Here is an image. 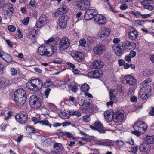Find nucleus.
<instances>
[{
    "label": "nucleus",
    "mask_w": 154,
    "mask_h": 154,
    "mask_svg": "<svg viewBox=\"0 0 154 154\" xmlns=\"http://www.w3.org/2000/svg\"><path fill=\"white\" fill-rule=\"evenodd\" d=\"M14 100L17 106H23L26 100L25 91L22 88L18 89L14 92Z\"/></svg>",
    "instance_id": "1"
},
{
    "label": "nucleus",
    "mask_w": 154,
    "mask_h": 154,
    "mask_svg": "<svg viewBox=\"0 0 154 154\" xmlns=\"http://www.w3.org/2000/svg\"><path fill=\"white\" fill-rule=\"evenodd\" d=\"M42 81L40 79L30 80L26 84V88L34 91H38L42 88Z\"/></svg>",
    "instance_id": "2"
},
{
    "label": "nucleus",
    "mask_w": 154,
    "mask_h": 154,
    "mask_svg": "<svg viewBox=\"0 0 154 154\" xmlns=\"http://www.w3.org/2000/svg\"><path fill=\"white\" fill-rule=\"evenodd\" d=\"M147 125L143 121H138L135 123L133 126L134 131L132 133L135 135L139 136L146 131Z\"/></svg>",
    "instance_id": "3"
},
{
    "label": "nucleus",
    "mask_w": 154,
    "mask_h": 154,
    "mask_svg": "<svg viewBox=\"0 0 154 154\" xmlns=\"http://www.w3.org/2000/svg\"><path fill=\"white\" fill-rule=\"evenodd\" d=\"M54 51V47L51 46L48 49L46 48L45 46L43 45L39 47L38 48V53L41 56H51L53 54Z\"/></svg>",
    "instance_id": "4"
},
{
    "label": "nucleus",
    "mask_w": 154,
    "mask_h": 154,
    "mask_svg": "<svg viewBox=\"0 0 154 154\" xmlns=\"http://www.w3.org/2000/svg\"><path fill=\"white\" fill-rule=\"evenodd\" d=\"M151 86L147 85L143 86L141 88L139 92L141 98L142 99H146L149 97L152 94L151 89Z\"/></svg>",
    "instance_id": "5"
},
{
    "label": "nucleus",
    "mask_w": 154,
    "mask_h": 154,
    "mask_svg": "<svg viewBox=\"0 0 154 154\" xmlns=\"http://www.w3.org/2000/svg\"><path fill=\"white\" fill-rule=\"evenodd\" d=\"M29 103L31 107L35 109L39 108L42 104L41 101L35 95H32L30 97Z\"/></svg>",
    "instance_id": "6"
},
{
    "label": "nucleus",
    "mask_w": 154,
    "mask_h": 154,
    "mask_svg": "<svg viewBox=\"0 0 154 154\" xmlns=\"http://www.w3.org/2000/svg\"><path fill=\"white\" fill-rule=\"evenodd\" d=\"M70 41L67 37L62 38L60 41L59 44V49L63 51L67 49L70 45Z\"/></svg>",
    "instance_id": "7"
},
{
    "label": "nucleus",
    "mask_w": 154,
    "mask_h": 154,
    "mask_svg": "<svg viewBox=\"0 0 154 154\" xmlns=\"http://www.w3.org/2000/svg\"><path fill=\"white\" fill-rule=\"evenodd\" d=\"M15 118L17 122L21 124H24L27 121V115L26 113H22L17 114Z\"/></svg>",
    "instance_id": "8"
},
{
    "label": "nucleus",
    "mask_w": 154,
    "mask_h": 154,
    "mask_svg": "<svg viewBox=\"0 0 154 154\" xmlns=\"http://www.w3.org/2000/svg\"><path fill=\"white\" fill-rule=\"evenodd\" d=\"M110 29L106 28L102 29L100 32L99 38L101 40H104L110 35Z\"/></svg>",
    "instance_id": "9"
},
{
    "label": "nucleus",
    "mask_w": 154,
    "mask_h": 154,
    "mask_svg": "<svg viewBox=\"0 0 154 154\" xmlns=\"http://www.w3.org/2000/svg\"><path fill=\"white\" fill-rule=\"evenodd\" d=\"M122 83L124 84H127L134 86L136 84V80L131 75H127L123 78Z\"/></svg>",
    "instance_id": "10"
},
{
    "label": "nucleus",
    "mask_w": 154,
    "mask_h": 154,
    "mask_svg": "<svg viewBox=\"0 0 154 154\" xmlns=\"http://www.w3.org/2000/svg\"><path fill=\"white\" fill-rule=\"evenodd\" d=\"M97 12L95 9H88L85 13L84 18L85 20H89L96 15Z\"/></svg>",
    "instance_id": "11"
},
{
    "label": "nucleus",
    "mask_w": 154,
    "mask_h": 154,
    "mask_svg": "<svg viewBox=\"0 0 154 154\" xmlns=\"http://www.w3.org/2000/svg\"><path fill=\"white\" fill-rule=\"evenodd\" d=\"M106 48L104 45H98L95 46L93 51L94 54L98 55H100L105 51Z\"/></svg>",
    "instance_id": "12"
},
{
    "label": "nucleus",
    "mask_w": 154,
    "mask_h": 154,
    "mask_svg": "<svg viewBox=\"0 0 154 154\" xmlns=\"http://www.w3.org/2000/svg\"><path fill=\"white\" fill-rule=\"evenodd\" d=\"M123 118L124 112L122 110L116 112L114 114L113 119L115 122H120L123 120Z\"/></svg>",
    "instance_id": "13"
},
{
    "label": "nucleus",
    "mask_w": 154,
    "mask_h": 154,
    "mask_svg": "<svg viewBox=\"0 0 154 154\" xmlns=\"http://www.w3.org/2000/svg\"><path fill=\"white\" fill-rule=\"evenodd\" d=\"M63 150V147L61 144L57 143L54 145L51 153L52 154H60L62 152Z\"/></svg>",
    "instance_id": "14"
},
{
    "label": "nucleus",
    "mask_w": 154,
    "mask_h": 154,
    "mask_svg": "<svg viewBox=\"0 0 154 154\" xmlns=\"http://www.w3.org/2000/svg\"><path fill=\"white\" fill-rule=\"evenodd\" d=\"M94 21L98 24L100 25L104 24L106 23V19L103 15L97 14L94 16Z\"/></svg>",
    "instance_id": "15"
},
{
    "label": "nucleus",
    "mask_w": 154,
    "mask_h": 154,
    "mask_svg": "<svg viewBox=\"0 0 154 154\" xmlns=\"http://www.w3.org/2000/svg\"><path fill=\"white\" fill-rule=\"evenodd\" d=\"M68 18L66 16H62L58 19V25L61 28H64L66 27Z\"/></svg>",
    "instance_id": "16"
},
{
    "label": "nucleus",
    "mask_w": 154,
    "mask_h": 154,
    "mask_svg": "<svg viewBox=\"0 0 154 154\" xmlns=\"http://www.w3.org/2000/svg\"><path fill=\"white\" fill-rule=\"evenodd\" d=\"M103 65V63L101 60H96L92 63L90 67L92 69H99L102 68Z\"/></svg>",
    "instance_id": "17"
},
{
    "label": "nucleus",
    "mask_w": 154,
    "mask_h": 154,
    "mask_svg": "<svg viewBox=\"0 0 154 154\" xmlns=\"http://www.w3.org/2000/svg\"><path fill=\"white\" fill-rule=\"evenodd\" d=\"M112 48L115 53L118 56L121 55L123 52L124 50L122 46H120L119 44L114 45L113 46Z\"/></svg>",
    "instance_id": "18"
},
{
    "label": "nucleus",
    "mask_w": 154,
    "mask_h": 154,
    "mask_svg": "<svg viewBox=\"0 0 154 154\" xmlns=\"http://www.w3.org/2000/svg\"><path fill=\"white\" fill-rule=\"evenodd\" d=\"M113 93L114 90L113 89L111 90L109 93L110 101L107 102L106 103L108 107L109 106H112L114 103L117 100V97Z\"/></svg>",
    "instance_id": "19"
},
{
    "label": "nucleus",
    "mask_w": 154,
    "mask_h": 154,
    "mask_svg": "<svg viewBox=\"0 0 154 154\" xmlns=\"http://www.w3.org/2000/svg\"><path fill=\"white\" fill-rule=\"evenodd\" d=\"M112 111V110L111 112L106 111L104 112V115L105 119L107 122H110L113 119L114 114H113Z\"/></svg>",
    "instance_id": "20"
},
{
    "label": "nucleus",
    "mask_w": 154,
    "mask_h": 154,
    "mask_svg": "<svg viewBox=\"0 0 154 154\" xmlns=\"http://www.w3.org/2000/svg\"><path fill=\"white\" fill-rule=\"evenodd\" d=\"M94 126H96V130L97 131L100 133H105L106 130L103 126L101 123L99 122H96L94 123Z\"/></svg>",
    "instance_id": "21"
},
{
    "label": "nucleus",
    "mask_w": 154,
    "mask_h": 154,
    "mask_svg": "<svg viewBox=\"0 0 154 154\" xmlns=\"http://www.w3.org/2000/svg\"><path fill=\"white\" fill-rule=\"evenodd\" d=\"M51 140L47 136H43L41 138L42 144L45 146H48L51 144Z\"/></svg>",
    "instance_id": "22"
},
{
    "label": "nucleus",
    "mask_w": 154,
    "mask_h": 154,
    "mask_svg": "<svg viewBox=\"0 0 154 154\" xmlns=\"http://www.w3.org/2000/svg\"><path fill=\"white\" fill-rule=\"evenodd\" d=\"M134 44V43L133 42H131L128 41H126L123 42L122 44V47L125 51H130V50L129 46L131 45L132 46Z\"/></svg>",
    "instance_id": "23"
},
{
    "label": "nucleus",
    "mask_w": 154,
    "mask_h": 154,
    "mask_svg": "<svg viewBox=\"0 0 154 154\" xmlns=\"http://www.w3.org/2000/svg\"><path fill=\"white\" fill-rule=\"evenodd\" d=\"M151 148V146L148 143H144L141 144L139 147L140 149L143 152V154L146 153Z\"/></svg>",
    "instance_id": "24"
},
{
    "label": "nucleus",
    "mask_w": 154,
    "mask_h": 154,
    "mask_svg": "<svg viewBox=\"0 0 154 154\" xmlns=\"http://www.w3.org/2000/svg\"><path fill=\"white\" fill-rule=\"evenodd\" d=\"M71 55L74 59L79 62L83 59L82 54L81 52H72Z\"/></svg>",
    "instance_id": "25"
},
{
    "label": "nucleus",
    "mask_w": 154,
    "mask_h": 154,
    "mask_svg": "<svg viewBox=\"0 0 154 154\" xmlns=\"http://www.w3.org/2000/svg\"><path fill=\"white\" fill-rule=\"evenodd\" d=\"M128 34L129 38L131 40H134L136 39L138 35L137 32L134 29L129 32Z\"/></svg>",
    "instance_id": "26"
},
{
    "label": "nucleus",
    "mask_w": 154,
    "mask_h": 154,
    "mask_svg": "<svg viewBox=\"0 0 154 154\" xmlns=\"http://www.w3.org/2000/svg\"><path fill=\"white\" fill-rule=\"evenodd\" d=\"M144 140L146 143L149 144L154 143V136L147 135L144 138Z\"/></svg>",
    "instance_id": "27"
},
{
    "label": "nucleus",
    "mask_w": 154,
    "mask_h": 154,
    "mask_svg": "<svg viewBox=\"0 0 154 154\" xmlns=\"http://www.w3.org/2000/svg\"><path fill=\"white\" fill-rule=\"evenodd\" d=\"M144 1H142L141 2V4L143 5V7L145 8L148 9L149 10L152 11L153 9L152 6L150 5V3L149 2L145 3Z\"/></svg>",
    "instance_id": "28"
},
{
    "label": "nucleus",
    "mask_w": 154,
    "mask_h": 154,
    "mask_svg": "<svg viewBox=\"0 0 154 154\" xmlns=\"http://www.w3.org/2000/svg\"><path fill=\"white\" fill-rule=\"evenodd\" d=\"M90 5V3L87 0H84L82 1V5L81 6V10H85L88 8Z\"/></svg>",
    "instance_id": "29"
},
{
    "label": "nucleus",
    "mask_w": 154,
    "mask_h": 154,
    "mask_svg": "<svg viewBox=\"0 0 154 154\" xmlns=\"http://www.w3.org/2000/svg\"><path fill=\"white\" fill-rule=\"evenodd\" d=\"M59 134L62 136H65L68 137H72V134L70 132H62L60 131L58 132Z\"/></svg>",
    "instance_id": "30"
},
{
    "label": "nucleus",
    "mask_w": 154,
    "mask_h": 154,
    "mask_svg": "<svg viewBox=\"0 0 154 154\" xmlns=\"http://www.w3.org/2000/svg\"><path fill=\"white\" fill-rule=\"evenodd\" d=\"M103 74V72L101 70L94 71V78H98L101 77Z\"/></svg>",
    "instance_id": "31"
},
{
    "label": "nucleus",
    "mask_w": 154,
    "mask_h": 154,
    "mask_svg": "<svg viewBox=\"0 0 154 154\" xmlns=\"http://www.w3.org/2000/svg\"><path fill=\"white\" fill-rule=\"evenodd\" d=\"M53 85V83L50 79H47L46 82L43 84V85L45 87H48Z\"/></svg>",
    "instance_id": "32"
},
{
    "label": "nucleus",
    "mask_w": 154,
    "mask_h": 154,
    "mask_svg": "<svg viewBox=\"0 0 154 154\" xmlns=\"http://www.w3.org/2000/svg\"><path fill=\"white\" fill-rule=\"evenodd\" d=\"M39 20L45 25L46 24H47L49 21V20H47L46 17L44 15H42L39 18Z\"/></svg>",
    "instance_id": "33"
},
{
    "label": "nucleus",
    "mask_w": 154,
    "mask_h": 154,
    "mask_svg": "<svg viewBox=\"0 0 154 154\" xmlns=\"http://www.w3.org/2000/svg\"><path fill=\"white\" fill-rule=\"evenodd\" d=\"M39 123L42 124V125L45 126H48L50 127V128H51V125L49 123L48 121L46 120H44L39 121Z\"/></svg>",
    "instance_id": "34"
},
{
    "label": "nucleus",
    "mask_w": 154,
    "mask_h": 154,
    "mask_svg": "<svg viewBox=\"0 0 154 154\" xmlns=\"http://www.w3.org/2000/svg\"><path fill=\"white\" fill-rule=\"evenodd\" d=\"M81 89L83 92H86L88 91L89 89V85L87 84H84L81 87Z\"/></svg>",
    "instance_id": "35"
},
{
    "label": "nucleus",
    "mask_w": 154,
    "mask_h": 154,
    "mask_svg": "<svg viewBox=\"0 0 154 154\" xmlns=\"http://www.w3.org/2000/svg\"><path fill=\"white\" fill-rule=\"evenodd\" d=\"M116 142L119 148L121 149L123 148V147L125 146L126 144L125 143L121 140H117Z\"/></svg>",
    "instance_id": "36"
},
{
    "label": "nucleus",
    "mask_w": 154,
    "mask_h": 154,
    "mask_svg": "<svg viewBox=\"0 0 154 154\" xmlns=\"http://www.w3.org/2000/svg\"><path fill=\"white\" fill-rule=\"evenodd\" d=\"M60 117L62 119H66L68 118L69 117L67 116V114L65 112H60L59 113Z\"/></svg>",
    "instance_id": "37"
},
{
    "label": "nucleus",
    "mask_w": 154,
    "mask_h": 154,
    "mask_svg": "<svg viewBox=\"0 0 154 154\" xmlns=\"http://www.w3.org/2000/svg\"><path fill=\"white\" fill-rule=\"evenodd\" d=\"M105 146L111 147L114 146V142L112 141L107 140L106 141Z\"/></svg>",
    "instance_id": "38"
},
{
    "label": "nucleus",
    "mask_w": 154,
    "mask_h": 154,
    "mask_svg": "<svg viewBox=\"0 0 154 154\" xmlns=\"http://www.w3.org/2000/svg\"><path fill=\"white\" fill-rule=\"evenodd\" d=\"M41 110L42 114L44 115H48L49 112V110L45 107L41 108Z\"/></svg>",
    "instance_id": "39"
},
{
    "label": "nucleus",
    "mask_w": 154,
    "mask_h": 154,
    "mask_svg": "<svg viewBox=\"0 0 154 154\" xmlns=\"http://www.w3.org/2000/svg\"><path fill=\"white\" fill-rule=\"evenodd\" d=\"M6 57L5 59L2 58L7 62H11L12 61V59L11 56L9 54H6Z\"/></svg>",
    "instance_id": "40"
},
{
    "label": "nucleus",
    "mask_w": 154,
    "mask_h": 154,
    "mask_svg": "<svg viewBox=\"0 0 154 154\" xmlns=\"http://www.w3.org/2000/svg\"><path fill=\"white\" fill-rule=\"evenodd\" d=\"M8 81L5 79H2L0 81V83L2 86H6L8 85Z\"/></svg>",
    "instance_id": "41"
},
{
    "label": "nucleus",
    "mask_w": 154,
    "mask_h": 154,
    "mask_svg": "<svg viewBox=\"0 0 154 154\" xmlns=\"http://www.w3.org/2000/svg\"><path fill=\"white\" fill-rule=\"evenodd\" d=\"M125 142L131 145H134V140L132 137H130L129 139L126 140Z\"/></svg>",
    "instance_id": "42"
},
{
    "label": "nucleus",
    "mask_w": 154,
    "mask_h": 154,
    "mask_svg": "<svg viewBox=\"0 0 154 154\" xmlns=\"http://www.w3.org/2000/svg\"><path fill=\"white\" fill-rule=\"evenodd\" d=\"M26 129L27 131L29 132V133H34L35 132L34 128L30 126L27 127Z\"/></svg>",
    "instance_id": "43"
},
{
    "label": "nucleus",
    "mask_w": 154,
    "mask_h": 154,
    "mask_svg": "<svg viewBox=\"0 0 154 154\" xmlns=\"http://www.w3.org/2000/svg\"><path fill=\"white\" fill-rule=\"evenodd\" d=\"M44 25H45L43 24V23L40 20L37 21L36 24V26L37 28H40Z\"/></svg>",
    "instance_id": "44"
},
{
    "label": "nucleus",
    "mask_w": 154,
    "mask_h": 154,
    "mask_svg": "<svg viewBox=\"0 0 154 154\" xmlns=\"http://www.w3.org/2000/svg\"><path fill=\"white\" fill-rule=\"evenodd\" d=\"M80 45L84 47L86 43V41L85 39L83 38L81 39L79 41Z\"/></svg>",
    "instance_id": "45"
},
{
    "label": "nucleus",
    "mask_w": 154,
    "mask_h": 154,
    "mask_svg": "<svg viewBox=\"0 0 154 154\" xmlns=\"http://www.w3.org/2000/svg\"><path fill=\"white\" fill-rule=\"evenodd\" d=\"M65 13V11H63V10L61 9L60 7L57 9L56 12L57 14H58L60 15H62Z\"/></svg>",
    "instance_id": "46"
},
{
    "label": "nucleus",
    "mask_w": 154,
    "mask_h": 154,
    "mask_svg": "<svg viewBox=\"0 0 154 154\" xmlns=\"http://www.w3.org/2000/svg\"><path fill=\"white\" fill-rule=\"evenodd\" d=\"M151 81V79L149 78H148L146 79L142 82L141 84L143 85H146L147 84L149 83Z\"/></svg>",
    "instance_id": "47"
},
{
    "label": "nucleus",
    "mask_w": 154,
    "mask_h": 154,
    "mask_svg": "<svg viewBox=\"0 0 154 154\" xmlns=\"http://www.w3.org/2000/svg\"><path fill=\"white\" fill-rule=\"evenodd\" d=\"M107 3L109 5L110 11L113 12H117L115 8V7H113V6L111 5L109 2H108Z\"/></svg>",
    "instance_id": "48"
},
{
    "label": "nucleus",
    "mask_w": 154,
    "mask_h": 154,
    "mask_svg": "<svg viewBox=\"0 0 154 154\" xmlns=\"http://www.w3.org/2000/svg\"><path fill=\"white\" fill-rule=\"evenodd\" d=\"M11 73L12 75H15L17 74V70L14 68H12L11 69Z\"/></svg>",
    "instance_id": "49"
},
{
    "label": "nucleus",
    "mask_w": 154,
    "mask_h": 154,
    "mask_svg": "<svg viewBox=\"0 0 154 154\" xmlns=\"http://www.w3.org/2000/svg\"><path fill=\"white\" fill-rule=\"evenodd\" d=\"M129 12L131 14L134 15L136 17H138L141 14V13L140 12H135L133 11H131Z\"/></svg>",
    "instance_id": "50"
},
{
    "label": "nucleus",
    "mask_w": 154,
    "mask_h": 154,
    "mask_svg": "<svg viewBox=\"0 0 154 154\" xmlns=\"http://www.w3.org/2000/svg\"><path fill=\"white\" fill-rule=\"evenodd\" d=\"M87 40L89 42L92 43L96 41V38L94 37L89 36Z\"/></svg>",
    "instance_id": "51"
},
{
    "label": "nucleus",
    "mask_w": 154,
    "mask_h": 154,
    "mask_svg": "<svg viewBox=\"0 0 154 154\" xmlns=\"http://www.w3.org/2000/svg\"><path fill=\"white\" fill-rule=\"evenodd\" d=\"M83 120L85 122H89L90 119V116L88 115L85 116L83 117Z\"/></svg>",
    "instance_id": "52"
},
{
    "label": "nucleus",
    "mask_w": 154,
    "mask_h": 154,
    "mask_svg": "<svg viewBox=\"0 0 154 154\" xmlns=\"http://www.w3.org/2000/svg\"><path fill=\"white\" fill-rule=\"evenodd\" d=\"M50 89L48 88L45 91L44 93L45 98H48V97L49 94V93L50 91Z\"/></svg>",
    "instance_id": "53"
},
{
    "label": "nucleus",
    "mask_w": 154,
    "mask_h": 154,
    "mask_svg": "<svg viewBox=\"0 0 154 154\" xmlns=\"http://www.w3.org/2000/svg\"><path fill=\"white\" fill-rule=\"evenodd\" d=\"M94 71H91L88 73L87 75L88 77L94 78Z\"/></svg>",
    "instance_id": "54"
},
{
    "label": "nucleus",
    "mask_w": 154,
    "mask_h": 154,
    "mask_svg": "<svg viewBox=\"0 0 154 154\" xmlns=\"http://www.w3.org/2000/svg\"><path fill=\"white\" fill-rule=\"evenodd\" d=\"M138 149L137 146H134L131 148V151L134 153H136L137 152Z\"/></svg>",
    "instance_id": "55"
},
{
    "label": "nucleus",
    "mask_w": 154,
    "mask_h": 154,
    "mask_svg": "<svg viewBox=\"0 0 154 154\" xmlns=\"http://www.w3.org/2000/svg\"><path fill=\"white\" fill-rule=\"evenodd\" d=\"M2 13L5 15H8L9 14V11L3 8L2 9Z\"/></svg>",
    "instance_id": "56"
},
{
    "label": "nucleus",
    "mask_w": 154,
    "mask_h": 154,
    "mask_svg": "<svg viewBox=\"0 0 154 154\" xmlns=\"http://www.w3.org/2000/svg\"><path fill=\"white\" fill-rule=\"evenodd\" d=\"M8 30L11 32H14L15 30V28L13 25H10L8 26Z\"/></svg>",
    "instance_id": "57"
},
{
    "label": "nucleus",
    "mask_w": 154,
    "mask_h": 154,
    "mask_svg": "<svg viewBox=\"0 0 154 154\" xmlns=\"http://www.w3.org/2000/svg\"><path fill=\"white\" fill-rule=\"evenodd\" d=\"M82 5V1H78L76 2V5L81 9Z\"/></svg>",
    "instance_id": "58"
},
{
    "label": "nucleus",
    "mask_w": 154,
    "mask_h": 154,
    "mask_svg": "<svg viewBox=\"0 0 154 154\" xmlns=\"http://www.w3.org/2000/svg\"><path fill=\"white\" fill-rule=\"evenodd\" d=\"M128 8L127 5L125 4H122L120 6V8L122 10H125Z\"/></svg>",
    "instance_id": "59"
},
{
    "label": "nucleus",
    "mask_w": 154,
    "mask_h": 154,
    "mask_svg": "<svg viewBox=\"0 0 154 154\" xmlns=\"http://www.w3.org/2000/svg\"><path fill=\"white\" fill-rule=\"evenodd\" d=\"M140 16V17L143 18H146L150 17V14H141Z\"/></svg>",
    "instance_id": "60"
},
{
    "label": "nucleus",
    "mask_w": 154,
    "mask_h": 154,
    "mask_svg": "<svg viewBox=\"0 0 154 154\" xmlns=\"http://www.w3.org/2000/svg\"><path fill=\"white\" fill-rule=\"evenodd\" d=\"M137 100V98L134 96L130 98L131 101L132 102H136Z\"/></svg>",
    "instance_id": "61"
},
{
    "label": "nucleus",
    "mask_w": 154,
    "mask_h": 154,
    "mask_svg": "<svg viewBox=\"0 0 154 154\" xmlns=\"http://www.w3.org/2000/svg\"><path fill=\"white\" fill-rule=\"evenodd\" d=\"M116 128L117 130H121L123 129V127L122 125L118 124L116 125Z\"/></svg>",
    "instance_id": "62"
},
{
    "label": "nucleus",
    "mask_w": 154,
    "mask_h": 154,
    "mask_svg": "<svg viewBox=\"0 0 154 154\" xmlns=\"http://www.w3.org/2000/svg\"><path fill=\"white\" fill-rule=\"evenodd\" d=\"M136 52L134 51H132L130 53L129 56L131 57H134L136 56Z\"/></svg>",
    "instance_id": "63"
},
{
    "label": "nucleus",
    "mask_w": 154,
    "mask_h": 154,
    "mask_svg": "<svg viewBox=\"0 0 154 154\" xmlns=\"http://www.w3.org/2000/svg\"><path fill=\"white\" fill-rule=\"evenodd\" d=\"M60 7L63 10V11H65V13L67 11V7L65 5H62Z\"/></svg>",
    "instance_id": "64"
}]
</instances>
